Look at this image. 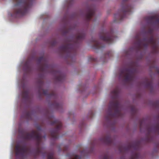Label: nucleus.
<instances>
[{
    "label": "nucleus",
    "mask_w": 159,
    "mask_h": 159,
    "mask_svg": "<svg viewBox=\"0 0 159 159\" xmlns=\"http://www.w3.org/2000/svg\"><path fill=\"white\" fill-rule=\"evenodd\" d=\"M118 93L117 89H115L111 92L113 100L110 102L107 114L106 116L107 121L103 125L108 129H115V122H112V120L122 116L120 110L121 105L118 100Z\"/></svg>",
    "instance_id": "1"
},
{
    "label": "nucleus",
    "mask_w": 159,
    "mask_h": 159,
    "mask_svg": "<svg viewBox=\"0 0 159 159\" xmlns=\"http://www.w3.org/2000/svg\"><path fill=\"white\" fill-rule=\"evenodd\" d=\"M85 36L83 31H79L73 39L66 42L65 44L60 46V50L61 53L63 54H66L69 57L75 55L77 52L79 43L84 39Z\"/></svg>",
    "instance_id": "2"
},
{
    "label": "nucleus",
    "mask_w": 159,
    "mask_h": 159,
    "mask_svg": "<svg viewBox=\"0 0 159 159\" xmlns=\"http://www.w3.org/2000/svg\"><path fill=\"white\" fill-rule=\"evenodd\" d=\"M30 133H26L23 134L24 138L26 140L34 139L37 141V149L36 154H43V156L47 155V159H57L52 152L48 153L45 151H42L43 149L39 147V145L42 139H45L46 135H43V130H32Z\"/></svg>",
    "instance_id": "3"
},
{
    "label": "nucleus",
    "mask_w": 159,
    "mask_h": 159,
    "mask_svg": "<svg viewBox=\"0 0 159 159\" xmlns=\"http://www.w3.org/2000/svg\"><path fill=\"white\" fill-rule=\"evenodd\" d=\"M153 32L152 29H149L148 31V33L149 34L150 37H146L143 39H141L140 34H138L136 35L135 37V41L134 44L138 49H141L142 47L146 48L150 45L152 46L153 53L157 52L158 45L157 43L156 39L154 37Z\"/></svg>",
    "instance_id": "4"
},
{
    "label": "nucleus",
    "mask_w": 159,
    "mask_h": 159,
    "mask_svg": "<svg viewBox=\"0 0 159 159\" xmlns=\"http://www.w3.org/2000/svg\"><path fill=\"white\" fill-rule=\"evenodd\" d=\"M14 6L11 16L17 18L25 15L33 3V0H13Z\"/></svg>",
    "instance_id": "5"
},
{
    "label": "nucleus",
    "mask_w": 159,
    "mask_h": 159,
    "mask_svg": "<svg viewBox=\"0 0 159 159\" xmlns=\"http://www.w3.org/2000/svg\"><path fill=\"white\" fill-rule=\"evenodd\" d=\"M39 64V69L42 72H49L54 75V79L57 81L62 82L65 79L63 74L60 71L56 70L55 68L48 64L47 59L43 57L38 59Z\"/></svg>",
    "instance_id": "6"
},
{
    "label": "nucleus",
    "mask_w": 159,
    "mask_h": 159,
    "mask_svg": "<svg viewBox=\"0 0 159 159\" xmlns=\"http://www.w3.org/2000/svg\"><path fill=\"white\" fill-rule=\"evenodd\" d=\"M136 72V69L133 67L124 68L120 70L119 77L120 79L123 80L125 82H131L135 79Z\"/></svg>",
    "instance_id": "7"
},
{
    "label": "nucleus",
    "mask_w": 159,
    "mask_h": 159,
    "mask_svg": "<svg viewBox=\"0 0 159 159\" xmlns=\"http://www.w3.org/2000/svg\"><path fill=\"white\" fill-rule=\"evenodd\" d=\"M128 0H123L122 9L118 10V13L114 15L115 17L119 20H122L125 17L127 12L131 11L132 7L131 5L128 4L126 2Z\"/></svg>",
    "instance_id": "8"
},
{
    "label": "nucleus",
    "mask_w": 159,
    "mask_h": 159,
    "mask_svg": "<svg viewBox=\"0 0 159 159\" xmlns=\"http://www.w3.org/2000/svg\"><path fill=\"white\" fill-rule=\"evenodd\" d=\"M29 150V148L25 145H17L15 147L16 155L18 158H23Z\"/></svg>",
    "instance_id": "9"
},
{
    "label": "nucleus",
    "mask_w": 159,
    "mask_h": 159,
    "mask_svg": "<svg viewBox=\"0 0 159 159\" xmlns=\"http://www.w3.org/2000/svg\"><path fill=\"white\" fill-rule=\"evenodd\" d=\"M100 37L101 39L108 43H112L114 39L113 33L111 31L107 32L104 31L101 32Z\"/></svg>",
    "instance_id": "10"
},
{
    "label": "nucleus",
    "mask_w": 159,
    "mask_h": 159,
    "mask_svg": "<svg viewBox=\"0 0 159 159\" xmlns=\"http://www.w3.org/2000/svg\"><path fill=\"white\" fill-rule=\"evenodd\" d=\"M139 147V145L138 143H129L127 146L124 147L120 146L119 147V149L121 152H128L132 149H134L136 151L137 150Z\"/></svg>",
    "instance_id": "11"
},
{
    "label": "nucleus",
    "mask_w": 159,
    "mask_h": 159,
    "mask_svg": "<svg viewBox=\"0 0 159 159\" xmlns=\"http://www.w3.org/2000/svg\"><path fill=\"white\" fill-rule=\"evenodd\" d=\"M86 20L89 21L92 20L93 17H95V10L91 7L87 9L85 15Z\"/></svg>",
    "instance_id": "12"
},
{
    "label": "nucleus",
    "mask_w": 159,
    "mask_h": 159,
    "mask_svg": "<svg viewBox=\"0 0 159 159\" xmlns=\"http://www.w3.org/2000/svg\"><path fill=\"white\" fill-rule=\"evenodd\" d=\"M50 124L56 127L55 129H60L62 128V125L61 122L59 120L55 119L54 116H51L50 118Z\"/></svg>",
    "instance_id": "13"
},
{
    "label": "nucleus",
    "mask_w": 159,
    "mask_h": 159,
    "mask_svg": "<svg viewBox=\"0 0 159 159\" xmlns=\"http://www.w3.org/2000/svg\"><path fill=\"white\" fill-rule=\"evenodd\" d=\"M100 140L102 142L108 145H111L114 142L113 140L109 134L103 136L100 139Z\"/></svg>",
    "instance_id": "14"
},
{
    "label": "nucleus",
    "mask_w": 159,
    "mask_h": 159,
    "mask_svg": "<svg viewBox=\"0 0 159 159\" xmlns=\"http://www.w3.org/2000/svg\"><path fill=\"white\" fill-rule=\"evenodd\" d=\"M146 20L151 23H154L156 25L159 24V16H154L146 17Z\"/></svg>",
    "instance_id": "15"
},
{
    "label": "nucleus",
    "mask_w": 159,
    "mask_h": 159,
    "mask_svg": "<svg viewBox=\"0 0 159 159\" xmlns=\"http://www.w3.org/2000/svg\"><path fill=\"white\" fill-rule=\"evenodd\" d=\"M93 41V47L94 49H100L104 47V45L98 41L96 39H94Z\"/></svg>",
    "instance_id": "16"
},
{
    "label": "nucleus",
    "mask_w": 159,
    "mask_h": 159,
    "mask_svg": "<svg viewBox=\"0 0 159 159\" xmlns=\"http://www.w3.org/2000/svg\"><path fill=\"white\" fill-rule=\"evenodd\" d=\"M59 130H51L50 131V137L53 139H57L59 137Z\"/></svg>",
    "instance_id": "17"
},
{
    "label": "nucleus",
    "mask_w": 159,
    "mask_h": 159,
    "mask_svg": "<svg viewBox=\"0 0 159 159\" xmlns=\"http://www.w3.org/2000/svg\"><path fill=\"white\" fill-rule=\"evenodd\" d=\"M43 93L45 95L47 96L48 97L55 99H57V96L54 91H52L50 94H49L48 91L47 90L42 89Z\"/></svg>",
    "instance_id": "18"
},
{
    "label": "nucleus",
    "mask_w": 159,
    "mask_h": 159,
    "mask_svg": "<svg viewBox=\"0 0 159 159\" xmlns=\"http://www.w3.org/2000/svg\"><path fill=\"white\" fill-rule=\"evenodd\" d=\"M21 117L27 120H30L32 119V114L31 112L27 111L24 112Z\"/></svg>",
    "instance_id": "19"
},
{
    "label": "nucleus",
    "mask_w": 159,
    "mask_h": 159,
    "mask_svg": "<svg viewBox=\"0 0 159 159\" xmlns=\"http://www.w3.org/2000/svg\"><path fill=\"white\" fill-rule=\"evenodd\" d=\"M24 69L25 71L27 73L30 71L31 67L30 65V62L29 61H27L25 63L24 66Z\"/></svg>",
    "instance_id": "20"
},
{
    "label": "nucleus",
    "mask_w": 159,
    "mask_h": 159,
    "mask_svg": "<svg viewBox=\"0 0 159 159\" xmlns=\"http://www.w3.org/2000/svg\"><path fill=\"white\" fill-rule=\"evenodd\" d=\"M143 84L147 88H152V82L148 79H146L143 83Z\"/></svg>",
    "instance_id": "21"
},
{
    "label": "nucleus",
    "mask_w": 159,
    "mask_h": 159,
    "mask_svg": "<svg viewBox=\"0 0 159 159\" xmlns=\"http://www.w3.org/2000/svg\"><path fill=\"white\" fill-rule=\"evenodd\" d=\"M29 92L28 90H24L22 92V96L23 98L26 100H27L29 98Z\"/></svg>",
    "instance_id": "22"
},
{
    "label": "nucleus",
    "mask_w": 159,
    "mask_h": 159,
    "mask_svg": "<svg viewBox=\"0 0 159 159\" xmlns=\"http://www.w3.org/2000/svg\"><path fill=\"white\" fill-rule=\"evenodd\" d=\"M146 129H159V122H158L156 123L149 126Z\"/></svg>",
    "instance_id": "23"
},
{
    "label": "nucleus",
    "mask_w": 159,
    "mask_h": 159,
    "mask_svg": "<svg viewBox=\"0 0 159 159\" xmlns=\"http://www.w3.org/2000/svg\"><path fill=\"white\" fill-rule=\"evenodd\" d=\"M53 106L56 108L58 109L61 107V105L58 103L57 102H54L53 104Z\"/></svg>",
    "instance_id": "24"
},
{
    "label": "nucleus",
    "mask_w": 159,
    "mask_h": 159,
    "mask_svg": "<svg viewBox=\"0 0 159 159\" xmlns=\"http://www.w3.org/2000/svg\"><path fill=\"white\" fill-rule=\"evenodd\" d=\"M139 157V155L137 153H135L134 155L132 157V159H137Z\"/></svg>",
    "instance_id": "25"
},
{
    "label": "nucleus",
    "mask_w": 159,
    "mask_h": 159,
    "mask_svg": "<svg viewBox=\"0 0 159 159\" xmlns=\"http://www.w3.org/2000/svg\"><path fill=\"white\" fill-rule=\"evenodd\" d=\"M50 44L52 46H55L57 44L56 41L55 40H54L51 41L50 42Z\"/></svg>",
    "instance_id": "26"
},
{
    "label": "nucleus",
    "mask_w": 159,
    "mask_h": 159,
    "mask_svg": "<svg viewBox=\"0 0 159 159\" xmlns=\"http://www.w3.org/2000/svg\"><path fill=\"white\" fill-rule=\"evenodd\" d=\"M112 56V54L111 51L107 53L105 55V57H110Z\"/></svg>",
    "instance_id": "27"
},
{
    "label": "nucleus",
    "mask_w": 159,
    "mask_h": 159,
    "mask_svg": "<svg viewBox=\"0 0 159 159\" xmlns=\"http://www.w3.org/2000/svg\"><path fill=\"white\" fill-rule=\"evenodd\" d=\"M149 131H148L149 132H155L159 133V130H148Z\"/></svg>",
    "instance_id": "28"
},
{
    "label": "nucleus",
    "mask_w": 159,
    "mask_h": 159,
    "mask_svg": "<svg viewBox=\"0 0 159 159\" xmlns=\"http://www.w3.org/2000/svg\"><path fill=\"white\" fill-rule=\"evenodd\" d=\"M131 111L134 113L136 112V109L134 107H132L131 108Z\"/></svg>",
    "instance_id": "29"
},
{
    "label": "nucleus",
    "mask_w": 159,
    "mask_h": 159,
    "mask_svg": "<svg viewBox=\"0 0 159 159\" xmlns=\"http://www.w3.org/2000/svg\"><path fill=\"white\" fill-rule=\"evenodd\" d=\"M89 60L90 61H95L96 60V59L95 58H94L92 57H89Z\"/></svg>",
    "instance_id": "30"
},
{
    "label": "nucleus",
    "mask_w": 159,
    "mask_h": 159,
    "mask_svg": "<svg viewBox=\"0 0 159 159\" xmlns=\"http://www.w3.org/2000/svg\"><path fill=\"white\" fill-rule=\"evenodd\" d=\"M159 105V102L157 101L155 103V106L156 107H157Z\"/></svg>",
    "instance_id": "31"
},
{
    "label": "nucleus",
    "mask_w": 159,
    "mask_h": 159,
    "mask_svg": "<svg viewBox=\"0 0 159 159\" xmlns=\"http://www.w3.org/2000/svg\"><path fill=\"white\" fill-rule=\"evenodd\" d=\"M68 147L67 146L65 147L63 149V151H66L68 150Z\"/></svg>",
    "instance_id": "32"
},
{
    "label": "nucleus",
    "mask_w": 159,
    "mask_h": 159,
    "mask_svg": "<svg viewBox=\"0 0 159 159\" xmlns=\"http://www.w3.org/2000/svg\"><path fill=\"white\" fill-rule=\"evenodd\" d=\"M103 159H108V157L107 155H105L103 157Z\"/></svg>",
    "instance_id": "33"
},
{
    "label": "nucleus",
    "mask_w": 159,
    "mask_h": 159,
    "mask_svg": "<svg viewBox=\"0 0 159 159\" xmlns=\"http://www.w3.org/2000/svg\"><path fill=\"white\" fill-rule=\"evenodd\" d=\"M84 150L83 151L81 152V154L82 156H84Z\"/></svg>",
    "instance_id": "34"
},
{
    "label": "nucleus",
    "mask_w": 159,
    "mask_h": 159,
    "mask_svg": "<svg viewBox=\"0 0 159 159\" xmlns=\"http://www.w3.org/2000/svg\"><path fill=\"white\" fill-rule=\"evenodd\" d=\"M152 138H151L150 139V138H148V142H151L152 141Z\"/></svg>",
    "instance_id": "35"
},
{
    "label": "nucleus",
    "mask_w": 159,
    "mask_h": 159,
    "mask_svg": "<svg viewBox=\"0 0 159 159\" xmlns=\"http://www.w3.org/2000/svg\"><path fill=\"white\" fill-rule=\"evenodd\" d=\"M96 142V140H95L93 141V143H92V146H93L94 144Z\"/></svg>",
    "instance_id": "36"
},
{
    "label": "nucleus",
    "mask_w": 159,
    "mask_h": 159,
    "mask_svg": "<svg viewBox=\"0 0 159 159\" xmlns=\"http://www.w3.org/2000/svg\"><path fill=\"white\" fill-rule=\"evenodd\" d=\"M19 130V132H23V130Z\"/></svg>",
    "instance_id": "37"
},
{
    "label": "nucleus",
    "mask_w": 159,
    "mask_h": 159,
    "mask_svg": "<svg viewBox=\"0 0 159 159\" xmlns=\"http://www.w3.org/2000/svg\"><path fill=\"white\" fill-rule=\"evenodd\" d=\"M40 83L41 85L42 84H43V82L42 81H40Z\"/></svg>",
    "instance_id": "38"
},
{
    "label": "nucleus",
    "mask_w": 159,
    "mask_h": 159,
    "mask_svg": "<svg viewBox=\"0 0 159 159\" xmlns=\"http://www.w3.org/2000/svg\"><path fill=\"white\" fill-rule=\"evenodd\" d=\"M41 129V127H39L38 129Z\"/></svg>",
    "instance_id": "39"
},
{
    "label": "nucleus",
    "mask_w": 159,
    "mask_h": 159,
    "mask_svg": "<svg viewBox=\"0 0 159 159\" xmlns=\"http://www.w3.org/2000/svg\"><path fill=\"white\" fill-rule=\"evenodd\" d=\"M19 126V128L18 129H20V128H20V126H21L20 125Z\"/></svg>",
    "instance_id": "40"
},
{
    "label": "nucleus",
    "mask_w": 159,
    "mask_h": 159,
    "mask_svg": "<svg viewBox=\"0 0 159 159\" xmlns=\"http://www.w3.org/2000/svg\"><path fill=\"white\" fill-rule=\"evenodd\" d=\"M158 73H159V69H158Z\"/></svg>",
    "instance_id": "41"
},
{
    "label": "nucleus",
    "mask_w": 159,
    "mask_h": 159,
    "mask_svg": "<svg viewBox=\"0 0 159 159\" xmlns=\"http://www.w3.org/2000/svg\"><path fill=\"white\" fill-rule=\"evenodd\" d=\"M67 156H70V155L69 154L67 155Z\"/></svg>",
    "instance_id": "42"
},
{
    "label": "nucleus",
    "mask_w": 159,
    "mask_h": 159,
    "mask_svg": "<svg viewBox=\"0 0 159 159\" xmlns=\"http://www.w3.org/2000/svg\"><path fill=\"white\" fill-rule=\"evenodd\" d=\"M92 115H93V113H92Z\"/></svg>",
    "instance_id": "43"
}]
</instances>
